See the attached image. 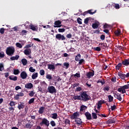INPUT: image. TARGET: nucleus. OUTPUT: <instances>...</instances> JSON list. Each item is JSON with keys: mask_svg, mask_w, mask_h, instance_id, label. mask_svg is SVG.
I'll use <instances>...</instances> for the list:
<instances>
[{"mask_svg": "<svg viewBox=\"0 0 129 129\" xmlns=\"http://www.w3.org/2000/svg\"><path fill=\"white\" fill-rule=\"evenodd\" d=\"M115 36H119L120 35V29H117L114 32Z\"/></svg>", "mask_w": 129, "mask_h": 129, "instance_id": "72a5a7b5", "label": "nucleus"}, {"mask_svg": "<svg viewBox=\"0 0 129 129\" xmlns=\"http://www.w3.org/2000/svg\"><path fill=\"white\" fill-rule=\"evenodd\" d=\"M86 109H87V106L84 105H82L80 106V111H84L85 110H86Z\"/></svg>", "mask_w": 129, "mask_h": 129, "instance_id": "412c9836", "label": "nucleus"}, {"mask_svg": "<svg viewBox=\"0 0 129 129\" xmlns=\"http://www.w3.org/2000/svg\"><path fill=\"white\" fill-rule=\"evenodd\" d=\"M13 73L14 74V75H19V74H20V70L17 69H14V72Z\"/></svg>", "mask_w": 129, "mask_h": 129, "instance_id": "473e14b6", "label": "nucleus"}, {"mask_svg": "<svg viewBox=\"0 0 129 129\" xmlns=\"http://www.w3.org/2000/svg\"><path fill=\"white\" fill-rule=\"evenodd\" d=\"M19 58H20V56L19 55H16L15 56L10 57V59L12 60V61H15V60H18Z\"/></svg>", "mask_w": 129, "mask_h": 129, "instance_id": "5701e85b", "label": "nucleus"}, {"mask_svg": "<svg viewBox=\"0 0 129 129\" xmlns=\"http://www.w3.org/2000/svg\"><path fill=\"white\" fill-rule=\"evenodd\" d=\"M35 94V92H34L33 91H31L29 93V96H30L31 97H33V96H34Z\"/></svg>", "mask_w": 129, "mask_h": 129, "instance_id": "864d4df0", "label": "nucleus"}, {"mask_svg": "<svg viewBox=\"0 0 129 129\" xmlns=\"http://www.w3.org/2000/svg\"><path fill=\"white\" fill-rule=\"evenodd\" d=\"M97 83H101L102 85H104V84H105V82L102 81V80L99 79L97 81Z\"/></svg>", "mask_w": 129, "mask_h": 129, "instance_id": "58836bf2", "label": "nucleus"}, {"mask_svg": "<svg viewBox=\"0 0 129 129\" xmlns=\"http://www.w3.org/2000/svg\"><path fill=\"white\" fill-rule=\"evenodd\" d=\"M33 87V84L31 83H28L25 85V88L27 89H31Z\"/></svg>", "mask_w": 129, "mask_h": 129, "instance_id": "dca6fc26", "label": "nucleus"}, {"mask_svg": "<svg viewBox=\"0 0 129 129\" xmlns=\"http://www.w3.org/2000/svg\"><path fill=\"white\" fill-rule=\"evenodd\" d=\"M92 27L93 29H97V28L99 27V25L97 24V23H93L92 25Z\"/></svg>", "mask_w": 129, "mask_h": 129, "instance_id": "e433bc0d", "label": "nucleus"}, {"mask_svg": "<svg viewBox=\"0 0 129 129\" xmlns=\"http://www.w3.org/2000/svg\"><path fill=\"white\" fill-rule=\"evenodd\" d=\"M0 33L4 34L5 33V28H2L0 29Z\"/></svg>", "mask_w": 129, "mask_h": 129, "instance_id": "338daca9", "label": "nucleus"}, {"mask_svg": "<svg viewBox=\"0 0 129 129\" xmlns=\"http://www.w3.org/2000/svg\"><path fill=\"white\" fill-rule=\"evenodd\" d=\"M100 39L102 40V41H104V40H105V35L102 34L100 36Z\"/></svg>", "mask_w": 129, "mask_h": 129, "instance_id": "e2e57ef3", "label": "nucleus"}, {"mask_svg": "<svg viewBox=\"0 0 129 129\" xmlns=\"http://www.w3.org/2000/svg\"><path fill=\"white\" fill-rule=\"evenodd\" d=\"M111 81H112V82H113V83H115V82H116V77H112V79H111Z\"/></svg>", "mask_w": 129, "mask_h": 129, "instance_id": "603ef678", "label": "nucleus"}, {"mask_svg": "<svg viewBox=\"0 0 129 129\" xmlns=\"http://www.w3.org/2000/svg\"><path fill=\"white\" fill-rule=\"evenodd\" d=\"M106 123L107 124H109L110 123H115V121L113 119H110L106 121Z\"/></svg>", "mask_w": 129, "mask_h": 129, "instance_id": "a878e982", "label": "nucleus"}, {"mask_svg": "<svg viewBox=\"0 0 129 129\" xmlns=\"http://www.w3.org/2000/svg\"><path fill=\"white\" fill-rule=\"evenodd\" d=\"M108 98L109 102H112V101H113V97H112L111 95L108 96Z\"/></svg>", "mask_w": 129, "mask_h": 129, "instance_id": "2f4dec72", "label": "nucleus"}, {"mask_svg": "<svg viewBox=\"0 0 129 129\" xmlns=\"http://www.w3.org/2000/svg\"><path fill=\"white\" fill-rule=\"evenodd\" d=\"M58 31L59 33H64L65 32V29L64 28H59L58 29Z\"/></svg>", "mask_w": 129, "mask_h": 129, "instance_id": "3c124183", "label": "nucleus"}, {"mask_svg": "<svg viewBox=\"0 0 129 129\" xmlns=\"http://www.w3.org/2000/svg\"><path fill=\"white\" fill-rule=\"evenodd\" d=\"M85 115L88 120H91L92 119V117H91V114L89 112H86L85 113Z\"/></svg>", "mask_w": 129, "mask_h": 129, "instance_id": "9d476101", "label": "nucleus"}, {"mask_svg": "<svg viewBox=\"0 0 129 129\" xmlns=\"http://www.w3.org/2000/svg\"><path fill=\"white\" fill-rule=\"evenodd\" d=\"M46 78L47 79H49V80H51L52 79V76H51V75L47 74L46 76Z\"/></svg>", "mask_w": 129, "mask_h": 129, "instance_id": "5fc2aeb1", "label": "nucleus"}, {"mask_svg": "<svg viewBox=\"0 0 129 129\" xmlns=\"http://www.w3.org/2000/svg\"><path fill=\"white\" fill-rule=\"evenodd\" d=\"M86 76L88 77V78H91V77H93V76H94V71H93V72H89L87 74Z\"/></svg>", "mask_w": 129, "mask_h": 129, "instance_id": "4468645a", "label": "nucleus"}, {"mask_svg": "<svg viewBox=\"0 0 129 129\" xmlns=\"http://www.w3.org/2000/svg\"><path fill=\"white\" fill-rule=\"evenodd\" d=\"M48 91L49 93H56L57 91L56 90V89L55 88V87L51 86H49L47 88Z\"/></svg>", "mask_w": 129, "mask_h": 129, "instance_id": "39448f33", "label": "nucleus"}, {"mask_svg": "<svg viewBox=\"0 0 129 129\" xmlns=\"http://www.w3.org/2000/svg\"><path fill=\"white\" fill-rule=\"evenodd\" d=\"M102 104H101V103L99 101L98 102V104H97V109H100V107H102Z\"/></svg>", "mask_w": 129, "mask_h": 129, "instance_id": "a18cd8bd", "label": "nucleus"}, {"mask_svg": "<svg viewBox=\"0 0 129 129\" xmlns=\"http://www.w3.org/2000/svg\"><path fill=\"white\" fill-rule=\"evenodd\" d=\"M24 53L25 55L28 56V55H30L31 53H32V50H31V48L26 49L24 50Z\"/></svg>", "mask_w": 129, "mask_h": 129, "instance_id": "ddd939ff", "label": "nucleus"}, {"mask_svg": "<svg viewBox=\"0 0 129 129\" xmlns=\"http://www.w3.org/2000/svg\"><path fill=\"white\" fill-rule=\"evenodd\" d=\"M118 75L121 79H122V80H124L125 79V75L124 74L118 73Z\"/></svg>", "mask_w": 129, "mask_h": 129, "instance_id": "a211bd4d", "label": "nucleus"}, {"mask_svg": "<svg viewBox=\"0 0 129 129\" xmlns=\"http://www.w3.org/2000/svg\"><path fill=\"white\" fill-rule=\"evenodd\" d=\"M29 29H30V30H32V31H35L36 32L38 31V28H37V26L33 24H30L29 25Z\"/></svg>", "mask_w": 129, "mask_h": 129, "instance_id": "f8f14e48", "label": "nucleus"}, {"mask_svg": "<svg viewBox=\"0 0 129 129\" xmlns=\"http://www.w3.org/2000/svg\"><path fill=\"white\" fill-rule=\"evenodd\" d=\"M61 24H62V22L60 20L55 21L54 23V28H61Z\"/></svg>", "mask_w": 129, "mask_h": 129, "instance_id": "423d86ee", "label": "nucleus"}, {"mask_svg": "<svg viewBox=\"0 0 129 129\" xmlns=\"http://www.w3.org/2000/svg\"><path fill=\"white\" fill-rule=\"evenodd\" d=\"M39 124L41 126H43V125H45V126H46V127H48L49 125H50V121L48 120L45 118H44L42 119L41 122H40Z\"/></svg>", "mask_w": 129, "mask_h": 129, "instance_id": "7ed1b4c3", "label": "nucleus"}, {"mask_svg": "<svg viewBox=\"0 0 129 129\" xmlns=\"http://www.w3.org/2000/svg\"><path fill=\"white\" fill-rule=\"evenodd\" d=\"M32 126H33V124H31V122L27 123L25 125L26 128H32Z\"/></svg>", "mask_w": 129, "mask_h": 129, "instance_id": "c756f323", "label": "nucleus"}, {"mask_svg": "<svg viewBox=\"0 0 129 129\" xmlns=\"http://www.w3.org/2000/svg\"><path fill=\"white\" fill-rule=\"evenodd\" d=\"M27 34V31L26 30H22L21 32H20V35L21 36H24V35H26Z\"/></svg>", "mask_w": 129, "mask_h": 129, "instance_id": "c03bdc74", "label": "nucleus"}, {"mask_svg": "<svg viewBox=\"0 0 129 129\" xmlns=\"http://www.w3.org/2000/svg\"><path fill=\"white\" fill-rule=\"evenodd\" d=\"M10 80H13V81H17L18 80V77L14 76H10L9 77Z\"/></svg>", "mask_w": 129, "mask_h": 129, "instance_id": "4be33fe9", "label": "nucleus"}, {"mask_svg": "<svg viewBox=\"0 0 129 129\" xmlns=\"http://www.w3.org/2000/svg\"><path fill=\"white\" fill-rule=\"evenodd\" d=\"M92 116L93 119H96L97 118V115L95 113H92Z\"/></svg>", "mask_w": 129, "mask_h": 129, "instance_id": "ea45409f", "label": "nucleus"}, {"mask_svg": "<svg viewBox=\"0 0 129 129\" xmlns=\"http://www.w3.org/2000/svg\"><path fill=\"white\" fill-rule=\"evenodd\" d=\"M74 77H75V78H80V73H77L76 74L74 75Z\"/></svg>", "mask_w": 129, "mask_h": 129, "instance_id": "8fccbe9b", "label": "nucleus"}, {"mask_svg": "<svg viewBox=\"0 0 129 129\" xmlns=\"http://www.w3.org/2000/svg\"><path fill=\"white\" fill-rule=\"evenodd\" d=\"M114 97H115L116 99H118L119 101H121L122 100V98L121 97V95L120 94L118 93H113Z\"/></svg>", "mask_w": 129, "mask_h": 129, "instance_id": "0eeeda50", "label": "nucleus"}, {"mask_svg": "<svg viewBox=\"0 0 129 129\" xmlns=\"http://www.w3.org/2000/svg\"><path fill=\"white\" fill-rule=\"evenodd\" d=\"M63 66L66 67V69H68L70 67V64L68 62H64L63 63Z\"/></svg>", "mask_w": 129, "mask_h": 129, "instance_id": "c9c22d12", "label": "nucleus"}, {"mask_svg": "<svg viewBox=\"0 0 129 129\" xmlns=\"http://www.w3.org/2000/svg\"><path fill=\"white\" fill-rule=\"evenodd\" d=\"M31 47H32L31 44H27L24 47V49H29V48H31Z\"/></svg>", "mask_w": 129, "mask_h": 129, "instance_id": "680f3d73", "label": "nucleus"}, {"mask_svg": "<svg viewBox=\"0 0 129 129\" xmlns=\"http://www.w3.org/2000/svg\"><path fill=\"white\" fill-rule=\"evenodd\" d=\"M24 103L23 102H20V104H18V108L19 109V110H21V109H23L25 107V105H24Z\"/></svg>", "mask_w": 129, "mask_h": 129, "instance_id": "2eb2a0df", "label": "nucleus"}, {"mask_svg": "<svg viewBox=\"0 0 129 129\" xmlns=\"http://www.w3.org/2000/svg\"><path fill=\"white\" fill-rule=\"evenodd\" d=\"M90 19V18H87L84 20V24L86 25L88 24V22H89V20Z\"/></svg>", "mask_w": 129, "mask_h": 129, "instance_id": "79ce46f5", "label": "nucleus"}, {"mask_svg": "<svg viewBox=\"0 0 129 129\" xmlns=\"http://www.w3.org/2000/svg\"><path fill=\"white\" fill-rule=\"evenodd\" d=\"M75 122H76V124H77L78 126L79 125H82V124L83 123V121L80 119V118H77L75 119Z\"/></svg>", "mask_w": 129, "mask_h": 129, "instance_id": "6e6552de", "label": "nucleus"}, {"mask_svg": "<svg viewBox=\"0 0 129 129\" xmlns=\"http://www.w3.org/2000/svg\"><path fill=\"white\" fill-rule=\"evenodd\" d=\"M77 23L78 24H79L80 25H81L82 24V19L80 18H78L77 19Z\"/></svg>", "mask_w": 129, "mask_h": 129, "instance_id": "49530a36", "label": "nucleus"}, {"mask_svg": "<svg viewBox=\"0 0 129 129\" xmlns=\"http://www.w3.org/2000/svg\"><path fill=\"white\" fill-rule=\"evenodd\" d=\"M64 123L65 124H69L70 125V120L69 119H66L64 120Z\"/></svg>", "mask_w": 129, "mask_h": 129, "instance_id": "09e8293b", "label": "nucleus"}, {"mask_svg": "<svg viewBox=\"0 0 129 129\" xmlns=\"http://www.w3.org/2000/svg\"><path fill=\"white\" fill-rule=\"evenodd\" d=\"M45 110V107L43 106H41L39 108V109L38 110V113L39 114H42L44 113V111Z\"/></svg>", "mask_w": 129, "mask_h": 129, "instance_id": "aec40b11", "label": "nucleus"}, {"mask_svg": "<svg viewBox=\"0 0 129 129\" xmlns=\"http://www.w3.org/2000/svg\"><path fill=\"white\" fill-rule=\"evenodd\" d=\"M47 66L48 69H49V70H52V71H54V70H55V66H54L53 64H48Z\"/></svg>", "mask_w": 129, "mask_h": 129, "instance_id": "6ab92c4d", "label": "nucleus"}, {"mask_svg": "<svg viewBox=\"0 0 129 129\" xmlns=\"http://www.w3.org/2000/svg\"><path fill=\"white\" fill-rule=\"evenodd\" d=\"M79 115H80L79 112H76L73 113V114L71 116V118L72 119H76V118H78V117H77L79 116Z\"/></svg>", "mask_w": 129, "mask_h": 129, "instance_id": "9b49d317", "label": "nucleus"}, {"mask_svg": "<svg viewBox=\"0 0 129 129\" xmlns=\"http://www.w3.org/2000/svg\"><path fill=\"white\" fill-rule=\"evenodd\" d=\"M81 58V55L80 53H79L75 57V60L77 61V62L79 61V59Z\"/></svg>", "mask_w": 129, "mask_h": 129, "instance_id": "7c9ffc66", "label": "nucleus"}, {"mask_svg": "<svg viewBox=\"0 0 129 129\" xmlns=\"http://www.w3.org/2000/svg\"><path fill=\"white\" fill-rule=\"evenodd\" d=\"M50 124L51 126H56V123L55 122V121L52 120L50 121Z\"/></svg>", "mask_w": 129, "mask_h": 129, "instance_id": "4d7b16f0", "label": "nucleus"}, {"mask_svg": "<svg viewBox=\"0 0 129 129\" xmlns=\"http://www.w3.org/2000/svg\"><path fill=\"white\" fill-rule=\"evenodd\" d=\"M21 62L23 65V66H26L28 63V60L26 59V58H23L21 60Z\"/></svg>", "mask_w": 129, "mask_h": 129, "instance_id": "bb28decb", "label": "nucleus"}, {"mask_svg": "<svg viewBox=\"0 0 129 129\" xmlns=\"http://www.w3.org/2000/svg\"><path fill=\"white\" fill-rule=\"evenodd\" d=\"M81 90H82V88H81V87H77L76 89V91L77 92H80L81 91Z\"/></svg>", "mask_w": 129, "mask_h": 129, "instance_id": "69168bd1", "label": "nucleus"}, {"mask_svg": "<svg viewBox=\"0 0 129 129\" xmlns=\"http://www.w3.org/2000/svg\"><path fill=\"white\" fill-rule=\"evenodd\" d=\"M15 53V47L13 46H9L7 47L6 49V54L8 55V56H12L14 55Z\"/></svg>", "mask_w": 129, "mask_h": 129, "instance_id": "f03ea898", "label": "nucleus"}, {"mask_svg": "<svg viewBox=\"0 0 129 129\" xmlns=\"http://www.w3.org/2000/svg\"><path fill=\"white\" fill-rule=\"evenodd\" d=\"M55 38L57 41H65L66 40V37L64 35L61 34H57L55 35Z\"/></svg>", "mask_w": 129, "mask_h": 129, "instance_id": "20e7f679", "label": "nucleus"}, {"mask_svg": "<svg viewBox=\"0 0 129 129\" xmlns=\"http://www.w3.org/2000/svg\"><path fill=\"white\" fill-rule=\"evenodd\" d=\"M32 79L35 80L37 77H38V73H33L31 76Z\"/></svg>", "mask_w": 129, "mask_h": 129, "instance_id": "c85d7f7f", "label": "nucleus"}, {"mask_svg": "<svg viewBox=\"0 0 129 129\" xmlns=\"http://www.w3.org/2000/svg\"><path fill=\"white\" fill-rule=\"evenodd\" d=\"M122 87L123 88V89H128L129 88V84L125 85L123 86H122Z\"/></svg>", "mask_w": 129, "mask_h": 129, "instance_id": "6e6d98bb", "label": "nucleus"}, {"mask_svg": "<svg viewBox=\"0 0 129 129\" xmlns=\"http://www.w3.org/2000/svg\"><path fill=\"white\" fill-rule=\"evenodd\" d=\"M4 69H5L4 68V64L0 63V71H3Z\"/></svg>", "mask_w": 129, "mask_h": 129, "instance_id": "052dcab7", "label": "nucleus"}, {"mask_svg": "<svg viewBox=\"0 0 129 129\" xmlns=\"http://www.w3.org/2000/svg\"><path fill=\"white\" fill-rule=\"evenodd\" d=\"M34 101H35V99L32 98L29 100L28 103L29 104H32V103H34Z\"/></svg>", "mask_w": 129, "mask_h": 129, "instance_id": "37998d69", "label": "nucleus"}, {"mask_svg": "<svg viewBox=\"0 0 129 129\" xmlns=\"http://www.w3.org/2000/svg\"><path fill=\"white\" fill-rule=\"evenodd\" d=\"M20 77L22 79H26L28 77V74L25 71H23L21 73Z\"/></svg>", "mask_w": 129, "mask_h": 129, "instance_id": "1a4fd4ad", "label": "nucleus"}, {"mask_svg": "<svg viewBox=\"0 0 129 129\" xmlns=\"http://www.w3.org/2000/svg\"><path fill=\"white\" fill-rule=\"evenodd\" d=\"M9 105L13 107V106H15V105H16V104H15V102L12 101L10 102V103H9Z\"/></svg>", "mask_w": 129, "mask_h": 129, "instance_id": "13d9d810", "label": "nucleus"}, {"mask_svg": "<svg viewBox=\"0 0 129 129\" xmlns=\"http://www.w3.org/2000/svg\"><path fill=\"white\" fill-rule=\"evenodd\" d=\"M122 64L123 65H125V66H128V65H129V58L125 59V60L122 62Z\"/></svg>", "mask_w": 129, "mask_h": 129, "instance_id": "f3484780", "label": "nucleus"}, {"mask_svg": "<svg viewBox=\"0 0 129 129\" xmlns=\"http://www.w3.org/2000/svg\"><path fill=\"white\" fill-rule=\"evenodd\" d=\"M112 7H113L114 8H115V9H116V10H118L119 9H120V6H119V4H112Z\"/></svg>", "mask_w": 129, "mask_h": 129, "instance_id": "393cba45", "label": "nucleus"}, {"mask_svg": "<svg viewBox=\"0 0 129 129\" xmlns=\"http://www.w3.org/2000/svg\"><path fill=\"white\" fill-rule=\"evenodd\" d=\"M16 46L17 48H19L20 49H22V48H23V45H22V44L19 42L16 43Z\"/></svg>", "mask_w": 129, "mask_h": 129, "instance_id": "f704fd0d", "label": "nucleus"}, {"mask_svg": "<svg viewBox=\"0 0 129 129\" xmlns=\"http://www.w3.org/2000/svg\"><path fill=\"white\" fill-rule=\"evenodd\" d=\"M79 94L81 95V101H84V102L90 100V98H91V97L87 94V92L86 91L81 92Z\"/></svg>", "mask_w": 129, "mask_h": 129, "instance_id": "f257e3e1", "label": "nucleus"}, {"mask_svg": "<svg viewBox=\"0 0 129 129\" xmlns=\"http://www.w3.org/2000/svg\"><path fill=\"white\" fill-rule=\"evenodd\" d=\"M4 57H5V52L2 51L0 52V58H4Z\"/></svg>", "mask_w": 129, "mask_h": 129, "instance_id": "bf43d9fd", "label": "nucleus"}, {"mask_svg": "<svg viewBox=\"0 0 129 129\" xmlns=\"http://www.w3.org/2000/svg\"><path fill=\"white\" fill-rule=\"evenodd\" d=\"M9 109L10 111H12V112H14V110H15V107H10Z\"/></svg>", "mask_w": 129, "mask_h": 129, "instance_id": "774afa93", "label": "nucleus"}, {"mask_svg": "<svg viewBox=\"0 0 129 129\" xmlns=\"http://www.w3.org/2000/svg\"><path fill=\"white\" fill-rule=\"evenodd\" d=\"M51 118L53 119H57V117H58V114L57 113H54L51 114Z\"/></svg>", "mask_w": 129, "mask_h": 129, "instance_id": "cd10ccee", "label": "nucleus"}, {"mask_svg": "<svg viewBox=\"0 0 129 129\" xmlns=\"http://www.w3.org/2000/svg\"><path fill=\"white\" fill-rule=\"evenodd\" d=\"M39 74H40V75L41 76H43V75H45V71H44V70H41L39 71Z\"/></svg>", "mask_w": 129, "mask_h": 129, "instance_id": "de8ad7c7", "label": "nucleus"}, {"mask_svg": "<svg viewBox=\"0 0 129 129\" xmlns=\"http://www.w3.org/2000/svg\"><path fill=\"white\" fill-rule=\"evenodd\" d=\"M111 109L112 111L115 110V109H116V106L115 105L111 106Z\"/></svg>", "mask_w": 129, "mask_h": 129, "instance_id": "0e129e2a", "label": "nucleus"}, {"mask_svg": "<svg viewBox=\"0 0 129 129\" xmlns=\"http://www.w3.org/2000/svg\"><path fill=\"white\" fill-rule=\"evenodd\" d=\"M87 11H88V14H90V15H94V14L96 13V10H95L94 12H92V10H90Z\"/></svg>", "mask_w": 129, "mask_h": 129, "instance_id": "a19ab883", "label": "nucleus"}, {"mask_svg": "<svg viewBox=\"0 0 129 129\" xmlns=\"http://www.w3.org/2000/svg\"><path fill=\"white\" fill-rule=\"evenodd\" d=\"M73 99L74 100H81V96L80 95H77V96H74Z\"/></svg>", "mask_w": 129, "mask_h": 129, "instance_id": "b1692460", "label": "nucleus"}, {"mask_svg": "<svg viewBox=\"0 0 129 129\" xmlns=\"http://www.w3.org/2000/svg\"><path fill=\"white\" fill-rule=\"evenodd\" d=\"M29 71H30V72H31L32 73H34V72L36 71V69H34L33 67H30L29 68Z\"/></svg>", "mask_w": 129, "mask_h": 129, "instance_id": "4c0bfd02", "label": "nucleus"}]
</instances>
